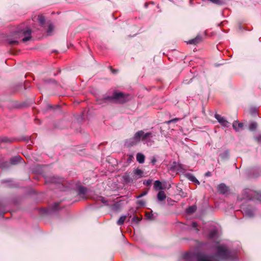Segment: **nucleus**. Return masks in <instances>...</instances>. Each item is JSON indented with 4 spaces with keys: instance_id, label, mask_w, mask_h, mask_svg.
<instances>
[{
    "instance_id": "nucleus-1",
    "label": "nucleus",
    "mask_w": 261,
    "mask_h": 261,
    "mask_svg": "<svg viewBox=\"0 0 261 261\" xmlns=\"http://www.w3.org/2000/svg\"><path fill=\"white\" fill-rule=\"evenodd\" d=\"M128 95L124 94L122 92H115L111 96H107L99 99V104H103L107 102L123 103L128 100Z\"/></svg>"
},
{
    "instance_id": "nucleus-2",
    "label": "nucleus",
    "mask_w": 261,
    "mask_h": 261,
    "mask_svg": "<svg viewBox=\"0 0 261 261\" xmlns=\"http://www.w3.org/2000/svg\"><path fill=\"white\" fill-rule=\"evenodd\" d=\"M216 256L223 260L231 259L234 254L224 246H219L217 248Z\"/></svg>"
},
{
    "instance_id": "nucleus-3",
    "label": "nucleus",
    "mask_w": 261,
    "mask_h": 261,
    "mask_svg": "<svg viewBox=\"0 0 261 261\" xmlns=\"http://www.w3.org/2000/svg\"><path fill=\"white\" fill-rule=\"evenodd\" d=\"M256 199L261 202V193L256 192L250 189H245L243 192V197H238V200L242 201L243 200H251Z\"/></svg>"
},
{
    "instance_id": "nucleus-4",
    "label": "nucleus",
    "mask_w": 261,
    "mask_h": 261,
    "mask_svg": "<svg viewBox=\"0 0 261 261\" xmlns=\"http://www.w3.org/2000/svg\"><path fill=\"white\" fill-rule=\"evenodd\" d=\"M142 135L143 130L138 131L133 138L125 141V146L129 147L136 145L140 141H142Z\"/></svg>"
},
{
    "instance_id": "nucleus-5",
    "label": "nucleus",
    "mask_w": 261,
    "mask_h": 261,
    "mask_svg": "<svg viewBox=\"0 0 261 261\" xmlns=\"http://www.w3.org/2000/svg\"><path fill=\"white\" fill-rule=\"evenodd\" d=\"M18 33H21L24 36V37L22 39L23 42H27L31 38V30L28 28L23 29H21L19 30Z\"/></svg>"
},
{
    "instance_id": "nucleus-6",
    "label": "nucleus",
    "mask_w": 261,
    "mask_h": 261,
    "mask_svg": "<svg viewBox=\"0 0 261 261\" xmlns=\"http://www.w3.org/2000/svg\"><path fill=\"white\" fill-rule=\"evenodd\" d=\"M122 178L125 184H132L136 181V177H134L133 175L131 176L129 173L127 172L124 173Z\"/></svg>"
},
{
    "instance_id": "nucleus-7",
    "label": "nucleus",
    "mask_w": 261,
    "mask_h": 261,
    "mask_svg": "<svg viewBox=\"0 0 261 261\" xmlns=\"http://www.w3.org/2000/svg\"><path fill=\"white\" fill-rule=\"evenodd\" d=\"M241 208L242 210V213L246 216L251 217L254 216V210L250 206L245 207L244 206H242Z\"/></svg>"
},
{
    "instance_id": "nucleus-8",
    "label": "nucleus",
    "mask_w": 261,
    "mask_h": 261,
    "mask_svg": "<svg viewBox=\"0 0 261 261\" xmlns=\"http://www.w3.org/2000/svg\"><path fill=\"white\" fill-rule=\"evenodd\" d=\"M215 117L222 126L227 127L229 126V123L221 115L216 114Z\"/></svg>"
},
{
    "instance_id": "nucleus-9",
    "label": "nucleus",
    "mask_w": 261,
    "mask_h": 261,
    "mask_svg": "<svg viewBox=\"0 0 261 261\" xmlns=\"http://www.w3.org/2000/svg\"><path fill=\"white\" fill-rule=\"evenodd\" d=\"M87 192V189L85 187L81 186L79 188L78 190V195L80 196V197L83 199H86L85 194Z\"/></svg>"
},
{
    "instance_id": "nucleus-10",
    "label": "nucleus",
    "mask_w": 261,
    "mask_h": 261,
    "mask_svg": "<svg viewBox=\"0 0 261 261\" xmlns=\"http://www.w3.org/2000/svg\"><path fill=\"white\" fill-rule=\"evenodd\" d=\"M23 161L22 158L19 155H16L11 158L10 162L12 165H16Z\"/></svg>"
},
{
    "instance_id": "nucleus-11",
    "label": "nucleus",
    "mask_w": 261,
    "mask_h": 261,
    "mask_svg": "<svg viewBox=\"0 0 261 261\" xmlns=\"http://www.w3.org/2000/svg\"><path fill=\"white\" fill-rule=\"evenodd\" d=\"M133 177H136L135 180L143 176V171L140 169H136L133 170Z\"/></svg>"
},
{
    "instance_id": "nucleus-12",
    "label": "nucleus",
    "mask_w": 261,
    "mask_h": 261,
    "mask_svg": "<svg viewBox=\"0 0 261 261\" xmlns=\"http://www.w3.org/2000/svg\"><path fill=\"white\" fill-rule=\"evenodd\" d=\"M202 39V37L200 35H197L195 38L189 40L188 43L196 45L201 42Z\"/></svg>"
},
{
    "instance_id": "nucleus-13",
    "label": "nucleus",
    "mask_w": 261,
    "mask_h": 261,
    "mask_svg": "<svg viewBox=\"0 0 261 261\" xmlns=\"http://www.w3.org/2000/svg\"><path fill=\"white\" fill-rule=\"evenodd\" d=\"M217 188L221 194H224L228 191V187L224 184H220Z\"/></svg>"
},
{
    "instance_id": "nucleus-14",
    "label": "nucleus",
    "mask_w": 261,
    "mask_h": 261,
    "mask_svg": "<svg viewBox=\"0 0 261 261\" xmlns=\"http://www.w3.org/2000/svg\"><path fill=\"white\" fill-rule=\"evenodd\" d=\"M243 126V124L242 123H239L237 121H234L232 124L233 129L237 132L239 131L240 129H242Z\"/></svg>"
},
{
    "instance_id": "nucleus-15",
    "label": "nucleus",
    "mask_w": 261,
    "mask_h": 261,
    "mask_svg": "<svg viewBox=\"0 0 261 261\" xmlns=\"http://www.w3.org/2000/svg\"><path fill=\"white\" fill-rule=\"evenodd\" d=\"M152 137V133L151 132H148L147 133H145L144 131H143L142 135V141H147L148 140H149Z\"/></svg>"
},
{
    "instance_id": "nucleus-16",
    "label": "nucleus",
    "mask_w": 261,
    "mask_h": 261,
    "mask_svg": "<svg viewBox=\"0 0 261 261\" xmlns=\"http://www.w3.org/2000/svg\"><path fill=\"white\" fill-rule=\"evenodd\" d=\"M137 161L140 164L144 162L145 156L142 153H138L136 155Z\"/></svg>"
},
{
    "instance_id": "nucleus-17",
    "label": "nucleus",
    "mask_w": 261,
    "mask_h": 261,
    "mask_svg": "<svg viewBox=\"0 0 261 261\" xmlns=\"http://www.w3.org/2000/svg\"><path fill=\"white\" fill-rule=\"evenodd\" d=\"M157 197L159 200L163 201L166 198V196L164 191H161L159 192L157 195Z\"/></svg>"
},
{
    "instance_id": "nucleus-18",
    "label": "nucleus",
    "mask_w": 261,
    "mask_h": 261,
    "mask_svg": "<svg viewBox=\"0 0 261 261\" xmlns=\"http://www.w3.org/2000/svg\"><path fill=\"white\" fill-rule=\"evenodd\" d=\"M187 177H188V178L191 180V181L192 182H194L196 184H199L200 182L197 179V178L194 176L192 174H187Z\"/></svg>"
},
{
    "instance_id": "nucleus-19",
    "label": "nucleus",
    "mask_w": 261,
    "mask_h": 261,
    "mask_svg": "<svg viewBox=\"0 0 261 261\" xmlns=\"http://www.w3.org/2000/svg\"><path fill=\"white\" fill-rule=\"evenodd\" d=\"M217 234V231L215 229L211 230L208 235V237L211 239H214L216 238Z\"/></svg>"
},
{
    "instance_id": "nucleus-20",
    "label": "nucleus",
    "mask_w": 261,
    "mask_h": 261,
    "mask_svg": "<svg viewBox=\"0 0 261 261\" xmlns=\"http://www.w3.org/2000/svg\"><path fill=\"white\" fill-rule=\"evenodd\" d=\"M154 188L158 190H162L163 188L161 182L159 180H155L154 183Z\"/></svg>"
},
{
    "instance_id": "nucleus-21",
    "label": "nucleus",
    "mask_w": 261,
    "mask_h": 261,
    "mask_svg": "<svg viewBox=\"0 0 261 261\" xmlns=\"http://www.w3.org/2000/svg\"><path fill=\"white\" fill-rule=\"evenodd\" d=\"M196 210V206L195 205L189 206L187 210L188 213L191 214L195 212Z\"/></svg>"
},
{
    "instance_id": "nucleus-22",
    "label": "nucleus",
    "mask_w": 261,
    "mask_h": 261,
    "mask_svg": "<svg viewBox=\"0 0 261 261\" xmlns=\"http://www.w3.org/2000/svg\"><path fill=\"white\" fill-rule=\"evenodd\" d=\"M125 219H126V216H122L121 217H120V218L117 221V224L119 225H122L124 223Z\"/></svg>"
},
{
    "instance_id": "nucleus-23",
    "label": "nucleus",
    "mask_w": 261,
    "mask_h": 261,
    "mask_svg": "<svg viewBox=\"0 0 261 261\" xmlns=\"http://www.w3.org/2000/svg\"><path fill=\"white\" fill-rule=\"evenodd\" d=\"M257 124L256 122H252L250 124L249 128L250 130L253 131L255 130L257 127Z\"/></svg>"
},
{
    "instance_id": "nucleus-24",
    "label": "nucleus",
    "mask_w": 261,
    "mask_h": 261,
    "mask_svg": "<svg viewBox=\"0 0 261 261\" xmlns=\"http://www.w3.org/2000/svg\"><path fill=\"white\" fill-rule=\"evenodd\" d=\"M37 20H38L39 23L42 25H43L45 23V17L42 15L38 16Z\"/></svg>"
},
{
    "instance_id": "nucleus-25",
    "label": "nucleus",
    "mask_w": 261,
    "mask_h": 261,
    "mask_svg": "<svg viewBox=\"0 0 261 261\" xmlns=\"http://www.w3.org/2000/svg\"><path fill=\"white\" fill-rule=\"evenodd\" d=\"M54 30V27L52 24H49L48 27V29L47 30V33L48 35H51V32Z\"/></svg>"
},
{
    "instance_id": "nucleus-26",
    "label": "nucleus",
    "mask_w": 261,
    "mask_h": 261,
    "mask_svg": "<svg viewBox=\"0 0 261 261\" xmlns=\"http://www.w3.org/2000/svg\"><path fill=\"white\" fill-rule=\"evenodd\" d=\"M127 162L128 163H130L132 161H133L134 160V155L132 154H127Z\"/></svg>"
},
{
    "instance_id": "nucleus-27",
    "label": "nucleus",
    "mask_w": 261,
    "mask_h": 261,
    "mask_svg": "<svg viewBox=\"0 0 261 261\" xmlns=\"http://www.w3.org/2000/svg\"><path fill=\"white\" fill-rule=\"evenodd\" d=\"M141 219L139 217H138V216H134L133 218L132 221L134 222H135L136 223H138L141 221Z\"/></svg>"
},
{
    "instance_id": "nucleus-28",
    "label": "nucleus",
    "mask_w": 261,
    "mask_h": 261,
    "mask_svg": "<svg viewBox=\"0 0 261 261\" xmlns=\"http://www.w3.org/2000/svg\"><path fill=\"white\" fill-rule=\"evenodd\" d=\"M46 180L47 181L53 183L56 182L58 181L57 179H56L54 177H51L50 178H47Z\"/></svg>"
},
{
    "instance_id": "nucleus-29",
    "label": "nucleus",
    "mask_w": 261,
    "mask_h": 261,
    "mask_svg": "<svg viewBox=\"0 0 261 261\" xmlns=\"http://www.w3.org/2000/svg\"><path fill=\"white\" fill-rule=\"evenodd\" d=\"M8 43L10 45H15L18 44V41L17 40H9Z\"/></svg>"
},
{
    "instance_id": "nucleus-30",
    "label": "nucleus",
    "mask_w": 261,
    "mask_h": 261,
    "mask_svg": "<svg viewBox=\"0 0 261 261\" xmlns=\"http://www.w3.org/2000/svg\"><path fill=\"white\" fill-rule=\"evenodd\" d=\"M229 153L227 151H225L223 153L220 155L222 158H227L228 156Z\"/></svg>"
},
{
    "instance_id": "nucleus-31",
    "label": "nucleus",
    "mask_w": 261,
    "mask_h": 261,
    "mask_svg": "<svg viewBox=\"0 0 261 261\" xmlns=\"http://www.w3.org/2000/svg\"><path fill=\"white\" fill-rule=\"evenodd\" d=\"M151 183H152V180H151V179H148L147 180L144 181V184L146 185L147 186H150Z\"/></svg>"
},
{
    "instance_id": "nucleus-32",
    "label": "nucleus",
    "mask_w": 261,
    "mask_h": 261,
    "mask_svg": "<svg viewBox=\"0 0 261 261\" xmlns=\"http://www.w3.org/2000/svg\"><path fill=\"white\" fill-rule=\"evenodd\" d=\"M99 200H100L102 203L105 204H107V201L103 197H99Z\"/></svg>"
},
{
    "instance_id": "nucleus-33",
    "label": "nucleus",
    "mask_w": 261,
    "mask_h": 261,
    "mask_svg": "<svg viewBox=\"0 0 261 261\" xmlns=\"http://www.w3.org/2000/svg\"><path fill=\"white\" fill-rule=\"evenodd\" d=\"M147 194V191H144L143 192V193H142L141 194H140L139 195H138L137 198H140L145 195H146V194Z\"/></svg>"
},
{
    "instance_id": "nucleus-34",
    "label": "nucleus",
    "mask_w": 261,
    "mask_h": 261,
    "mask_svg": "<svg viewBox=\"0 0 261 261\" xmlns=\"http://www.w3.org/2000/svg\"><path fill=\"white\" fill-rule=\"evenodd\" d=\"M2 141L3 142H6H6H10L11 141L9 139L7 138H3L2 139Z\"/></svg>"
},
{
    "instance_id": "nucleus-35",
    "label": "nucleus",
    "mask_w": 261,
    "mask_h": 261,
    "mask_svg": "<svg viewBox=\"0 0 261 261\" xmlns=\"http://www.w3.org/2000/svg\"><path fill=\"white\" fill-rule=\"evenodd\" d=\"M156 162V158L154 156H153L152 158H151V163L152 165H154L155 164V163Z\"/></svg>"
},
{
    "instance_id": "nucleus-36",
    "label": "nucleus",
    "mask_w": 261,
    "mask_h": 261,
    "mask_svg": "<svg viewBox=\"0 0 261 261\" xmlns=\"http://www.w3.org/2000/svg\"><path fill=\"white\" fill-rule=\"evenodd\" d=\"M146 216L148 219H151L153 215L150 213H146Z\"/></svg>"
},
{
    "instance_id": "nucleus-37",
    "label": "nucleus",
    "mask_w": 261,
    "mask_h": 261,
    "mask_svg": "<svg viewBox=\"0 0 261 261\" xmlns=\"http://www.w3.org/2000/svg\"><path fill=\"white\" fill-rule=\"evenodd\" d=\"M255 139L258 143H261V135L256 137Z\"/></svg>"
},
{
    "instance_id": "nucleus-38",
    "label": "nucleus",
    "mask_w": 261,
    "mask_h": 261,
    "mask_svg": "<svg viewBox=\"0 0 261 261\" xmlns=\"http://www.w3.org/2000/svg\"><path fill=\"white\" fill-rule=\"evenodd\" d=\"M138 204L141 205H144L145 204V202L143 200H140L138 201Z\"/></svg>"
},
{
    "instance_id": "nucleus-39",
    "label": "nucleus",
    "mask_w": 261,
    "mask_h": 261,
    "mask_svg": "<svg viewBox=\"0 0 261 261\" xmlns=\"http://www.w3.org/2000/svg\"><path fill=\"white\" fill-rule=\"evenodd\" d=\"M58 205H59L58 203H55V204H54V208L55 209H57V207H58Z\"/></svg>"
},
{
    "instance_id": "nucleus-40",
    "label": "nucleus",
    "mask_w": 261,
    "mask_h": 261,
    "mask_svg": "<svg viewBox=\"0 0 261 261\" xmlns=\"http://www.w3.org/2000/svg\"><path fill=\"white\" fill-rule=\"evenodd\" d=\"M197 223H196V222H193V223H192V226H193V227H197Z\"/></svg>"
},
{
    "instance_id": "nucleus-41",
    "label": "nucleus",
    "mask_w": 261,
    "mask_h": 261,
    "mask_svg": "<svg viewBox=\"0 0 261 261\" xmlns=\"http://www.w3.org/2000/svg\"><path fill=\"white\" fill-rule=\"evenodd\" d=\"M206 176H210L211 175V173L210 172H208L205 174Z\"/></svg>"
},
{
    "instance_id": "nucleus-42",
    "label": "nucleus",
    "mask_w": 261,
    "mask_h": 261,
    "mask_svg": "<svg viewBox=\"0 0 261 261\" xmlns=\"http://www.w3.org/2000/svg\"><path fill=\"white\" fill-rule=\"evenodd\" d=\"M177 120V119H172L170 121V122H174V121H175Z\"/></svg>"
},
{
    "instance_id": "nucleus-43",
    "label": "nucleus",
    "mask_w": 261,
    "mask_h": 261,
    "mask_svg": "<svg viewBox=\"0 0 261 261\" xmlns=\"http://www.w3.org/2000/svg\"><path fill=\"white\" fill-rule=\"evenodd\" d=\"M117 70H112V72L114 73H116L117 72Z\"/></svg>"
}]
</instances>
